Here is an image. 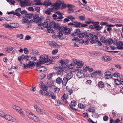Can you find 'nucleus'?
<instances>
[{"instance_id": "nucleus-23", "label": "nucleus", "mask_w": 123, "mask_h": 123, "mask_svg": "<svg viewBox=\"0 0 123 123\" xmlns=\"http://www.w3.org/2000/svg\"><path fill=\"white\" fill-rule=\"evenodd\" d=\"M87 40H92L94 38V36L91 33H87Z\"/></svg>"}, {"instance_id": "nucleus-44", "label": "nucleus", "mask_w": 123, "mask_h": 123, "mask_svg": "<svg viewBox=\"0 0 123 123\" xmlns=\"http://www.w3.org/2000/svg\"><path fill=\"white\" fill-rule=\"evenodd\" d=\"M6 0L10 4H11V5H14V3H15V2L13 0Z\"/></svg>"}, {"instance_id": "nucleus-8", "label": "nucleus", "mask_w": 123, "mask_h": 123, "mask_svg": "<svg viewBox=\"0 0 123 123\" xmlns=\"http://www.w3.org/2000/svg\"><path fill=\"white\" fill-rule=\"evenodd\" d=\"M33 18L34 22L36 23H40L42 20V18L39 17L38 14H34Z\"/></svg>"}, {"instance_id": "nucleus-12", "label": "nucleus", "mask_w": 123, "mask_h": 123, "mask_svg": "<svg viewBox=\"0 0 123 123\" xmlns=\"http://www.w3.org/2000/svg\"><path fill=\"white\" fill-rule=\"evenodd\" d=\"M36 111L39 113L43 115L46 114V111L43 109H41L40 107H36Z\"/></svg>"}, {"instance_id": "nucleus-58", "label": "nucleus", "mask_w": 123, "mask_h": 123, "mask_svg": "<svg viewBox=\"0 0 123 123\" xmlns=\"http://www.w3.org/2000/svg\"><path fill=\"white\" fill-rule=\"evenodd\" d=\"M55 14L58 15L62 16L63 15V13L59 11L57 12H55Z\"/></svg>"}, {"instance_id": "nucleus-42", "label": "nucleus", "mask_w": 123, "mask_h": 123, "mask_svg": "<svg viewBox=\"0 0 123 123\" xmlns=\"http://www.w3.org/2000/svg\"><path fill=\"white\" fill-rule=\"evenodd\" d=\"M20 6L22 7H24L26 6L25 4V3L24 2V0H23V1L20 0Z\"/></svg>"}, {"instance_id": "nucleus-61", "label": "nucleus", "mask_w": 123, "mask_h": 123, "mask_svg": "<svg viewBox=\"0 0 123 123\" xmlns=\"http://www.w3.org/2000/svg\"><path fill=\"white\" fill-rule=\"evenodd\" d=\"M22 22L23 23H26L28 22V20L26 18H24L22 20Z\"/></svg>"}, {"instance_id": "nucleus-31", "label": "nucleus", "mask_w": 123, "mask_h": 123, "mask_svg": "<svg viewBox=\"0 0 123 123\" xmlns=\"http://www.w3.org/2000/svg\"><path fill=\"white\" fill-rule=\"evenodd\" d=\"M74 6L70 4V13H72L74 11Z\"/></svg>"}, {"instance_id": "nucleus-63", "label": "nucleus", "mask_w": 123, "mask_h": 123, "mask_svg": "<svg viewBox=\"0 0 123 123\" xmlns=\"http://www.w3.org/2000/svg\"><path fill=\"white\" fill-rule=\"evenodd\" d=\"M108 23L106 22H101L100 23V25H107Z\"/></svg>"}, {"instance_id": "nucleus-40", "label": "nucleus", "mask_w": 123, "mask_h": 123, "mask_svg": "<svg viewBox=\"0 0 123 123\" xmlns=\"http://www.w3.org/2000/svg\"><path fill=\"white\" fill-rule=\"evenodd\" d=\"M75 26L77 27H80L81 26V23L78 22H75Z\"/></svg>"}, {"instance_id": "nucleus-51", "label": "nucleus", "mask_w": 123, "mask_h": 123, "mask_svg": "<svg viewBox=\"0 0 123 123\" xmlns=\"http://www.w3.org/2000/svg\"><path fill=\"white\" fill-rule=\"evenodd\" d=\"M46 75L45 74H41V75L39 77V78L41 80L43 79L45 77Z\"/></svg>"}, {"instance_id": "nucleus-4", "label": "nucleus", "mask_w": 123, "mask_h": 123, "mask_svg": "<svg viewBox=\"0 0 123 123\" xmlns=\"http://www.w3.org/2000/svg\"><path fill=\"white\" fill-rule=\"evenodd\" d=\"M62 3L59 0L56 1L55 3H53L51 6V7L49 8L48 9L45 11V13L48 15L51 14V12H52L54 11L57 10L60 7Z\"/></svg>"}, {"instance_id": "nucleus-49", "label": "nucleus", "mask_w": 123, "mask_h": 123, "mask_svg": "<svg viewBox=\"0 0 123 123\" xmlns=\"http://www.w3.org/2000/svg\"><path fill=\"white\" fill-rule=\"evenodd\" d=\"M51 27L50 26L47 27V31L49 33H52L53 31V30L51 29Z\"/></svg>"}, {"instance_id": "nucleus-43", "label": "nucleus", "mask_w": 123, "mask_h": 123, "mask_svg": "<svg viewBox=\"0 0 123 123\" xmlns=\"http://www.w3.org/2000/svg\"><path fill=\"white\" fill-rule=\"evenodd\" d=\"M54 73H52L49 74L48 76V78L49 79L51 80V78L53 76Z\"/></svg>"}, {"instance_id": "nucleus-14", "label": "nucleus", "mask_w": 123, "mask_h": 123, "mask_svg": "<svg viewBox=\"0 0 123 123\" xmlns=\"http://www.w3.org/2000/svg\"><path fill=\"white\" fill-rule=\"evenodd\" d=\"M110 21L112 23H119L123 22V20H122L114 18L111 19L110 20Z\"/></svg>"}, {"instance_id": "nucleus-48", "label": "nucleus", "mask_w": 123, "mask_h": 123, "mask_svg": "<svg viewBox=\"0 0 123 123\" xmlns=\"http://www.w3.org/2000/svg\"><path fill=\"white\" fill-rule=\"evenodd\" d=\"M56 117L58 119L61 120H63L64 119V118L62 116L59 115H56Z\"/></svg>"}, {"instance_id": "nucleus-2", "label": "nucleus", "mask_w": 123, "mask_h": 123, "mask_svg": "<svg viewBox=\"0 0 123 123\" xmlns=\"http://www.w3.org/2000/svg\"><path fill=\"white\" fill-rule=\"evenodd\" d=\"M69 62V61L68 60H61L58 63L59 66L57 67H53V68L57 70L56 74L57 75H62L63 74L64 68H69V66L68 64V63Z\"/></svg>"}, {"instance_id": "nucleus-53", "label": "nucleus", "mask_w": 123, "mask_h": 123, "mask_svg": "<svg viewBox=\"0 0 123 123\" xmlns=\"http://www.w3.org/2000/svg\"><path fill=\"white\" fill-rule=\"evenodd\" d=\"M70 79L73 76V74L72 72H75V71H70Z\"/></svg>"}, {"instance_id": "nucleus-1", "label": "nucleus", "mask_w": 123, "mask_h": 123, "mask_svg": "<svg viewBox=\"0 0 123 123\" xmlns=\"http://www.w3.org/2000/svg\"><path fill=\"white\" fill-rule=\"evenodd\" d=\"M55 25L54 28L55 29H58L59 31L57 33V35H55V38L60 39H63L65 37L62 32H63V33L65 34L69 35V28L64 26H62L60 27L59 24L57 23H55Z\"/></svg>"}, {"instance_id": "nucleus-60", "label": "nucleus", "mask_w": 123, "mask_h": 123, "mask_svg": "<svg viewBox=\"0 0 123 123\" xmlns=\"http://www.w3.org/2000/svg\"><path fill=\"white\" fill-rule=\"evenodd\" d=\"M57 49H55L53 50L52 52V53L53 55L55 54L58 52Z\"/></svg>"}, {"instance_id": "nucleus-41", "label": "nucleus", "mask_w": 123, "mask_h": 123, "mask_svg": "<svg viewBox=\"0 0 123 123\" xmlns=\"http://www.w3.org/2000/svg\"><path fill=\"white\" fill-rule=\"evenodd\" d=\"M12 107L14 109H15L17 111H18L20 108L14 105H12Z\"/></svg>"}, {"instance_id": "nucleus-28", "label": "nucleus", "mask_w": 123, "mask_h": 123, "mask_svg": "<svg viewBox=\"0 0 123 123\" xmlns=\"http://www.w3.org/2000/svg\"><path fill=\"white\" fill-rule=\"evenodd\" d=\"M7 13L8 14H13L14 15H16L18 17H20L21 15L20 14L16 13L14 11L8 12H7Z\"/></svg>"}, {"instance_id": "nucleus-18", "label": "nucleus", "mask_w": 123, "mask_h": 123, "mask_svg": "<svg viewBox=\"0 0 123 123\" xmlns=\"http://www.w3.org/2000/svg\"><path fill=\"white\" fill-rule=\"evenodd\" d=\"M105 78L106 79L112 78L111 73L109 71L105 72Z\"/></svg>"}, {"instance_id": "nucleus-11", "label": "nucleus", "mask_w": 123, "mask_h": 123, "mask_svg": "<svg viewBox=\"0 0 123 123\" xmlns=\"http://www.w3.org/2000/svg\"><path fill=\"white\" fill-rule=\"evenodd\" d=\"M115 45L117 46V49H123V42L121 41H120L118 43L116 42L114 43Z\"/></svg>"}, {"instance_id": "nucleus-54", "label": "nucleus", "mask_w": 123, "mask_h": 123, "mask_svg": "<svg viewBox=\"0 0 123 123\" xmlns=\"http://www.w3.org/2000/svg\"><path fill=\"white\" fill-rule=\"evenodd\" d=\"M25 57V56L24 55H22L20 57H19L18 58V61H20L22 59V60Z\"/></svg>"}, {"instance_id": "nucleus-15", "label": "nucleus", "mask_w": 123, "mask_h": 123, "mask_svg": "<svg viewBox=\"0 0 123 123\" xmlns=\"http://www.w3.org/2000/svg\"><path fill=\"white\" fill-rule=\"evenodd\" d=\"M4 117L5 118L6 120L12 122H14L15 121V118H13L12 116L9 115H5Z\"/></svg>"}, {"instance_id": "nucleus-3", "label": "nucleus", "mask_w": 123, "mask_h": 123, "mask_svg": "<svg viewBox=\"0 0 123 123\" xmlns=\"http://www.w3.org/2000/svg\"><path fill=\"white\" fill-rule=\"evenodd\" d=\"M87 33L86 32H80V30L79 29H76L74 32L72 33L71 34L72 36L74 37V38L72 40V41L74 40L75 41H78L77 38L79 37L80 38H82L84 37H86L87 36Z\"/></svg>"}, {"instance_id": "nucleus-30", "label": "nucleus", "mask_w": 123, "mask_h": 123, "mask_svg": "<svg viewBox=\"0 0 123 123\" xmlns=\"http://www.w3.org/2000/svg\"><path fill=\"white\" fill-rule=\"evenodd\" d=\"M34 14L31 13L28 14L27 13L25 16V17L27 18H28L29 19L31 18L32 17H33V16L34 15Z\"/></svg>"}, {"instance_id": "nucleus-46", "label": "nucleus", "mask_w": 123, "mask_h": 123, "mask_svg": "<svg viewBox=\"0 0 123 123\" xmlns=\"http://www.w3.org/2000/svg\"><path fill=\"white\" fill-rule=\"evenodd\" d=\"M102 27L100 26L99 25H95V29L96 31H98L100 30L102 28Z\"/></svg>"}, {"instance_id": "nucleus-10", "label": "nucleus", "mask_w": 123, "mask_h": 123, "mask_svg": "<svg viewBox=\"0 0 123 123\" xmlns=\"http://www.w3.org/2000/svg\"><path fill=\"white\" fill-rule=\"evenodd\" d=\"M41 65H37V63L36 64V70L37 71L40 72L44 71L46 70V67H44L41 66Z\"/></svg>"}, {"instance_id": "nucleus-62", "label": "nucleus", "mask_w": 123, "mask_h": 123, "mask_svg": "<svg viewBox=\"0 0 123 123\" xmlns=\"http://www.w3.org/2000/svg\"><path fill=\"white\" fill-rule=\"evenodd\" d=\"M24 52L25 54H28V51L26 48H25L23 49Z\"/></svg>"}, {"instance_id": "nucleus-50", "label": "nucleus", "mask_w": 123, "mask_h": 123, "mask_svg": "<svg viewBox=\"0 0 123 123\" xmlns=\"http://www.w3.org/2000/svg\"><path fill=\"white\" fill-rule=\"evenodd\" d=\"M78 107L80 109H83L84 108L85 106L83 104L80 103L78 105Z\"/></svg>"}, {"instance_id": "nucleus-13", "label": "nucleus", "mask_w": 123, "mask_h": 123, "mask_svg": "<svg viewBox=\"0 0 123 123\" xmlns=\"http://www.w3.org/2000/svg\"><path fill=\"white\" fill-rule=\"evenodd\" d=\"M28 116L29 118L31 119L36 122L38 121L39 120V118L36 116L33 115L31 112L30 114H29V115H28Z\"/></svg>"}, {"instance_id": "nucleus-59", "label": "nucleus", "mask_w": 123, "mask_h": 123, "mask_svg": "<svg viewBox=\"0 0 123 123\" xmlns=\"http://www.w3.org/2000/svg\"><path fill=\"white\" fill-rule=\"evenodd\" d=\"M21 10L20 8H18L15 10V12L17 14H20L19 12H20Z\"/></svg>"}, {"instance_id": "nucleus-24", "label": "nucleus", "mask_w": 123, "mask_h": 123, "mask_svg": "<svg viewBox=\"0 0 123 123\" xmlns=\"http://www.w3.org/2000/svg\"><path fill=\"white\" fill-rule=\"evenodd\" d=\"M68 79L67 77H64L62 80V83L63 85L64 86H66V84L68 81Z\"/></svg>"}, {"instance_id": "nucleus-56", "label": "nucleus", "mask_w": 123, "mask_h": 123, "mask_svg": "<svg viewBox=\"0 0 123 123\" xmlns=\"http://www.w3.org/2000/svg\"><path fill=\"white\" fill-rule=\"evenodd\" d=\"M23 35L21 34H18L17 37L20 39H22L23 38Z\"/></svg>"}, {"instance_id": "nucleus-32", "label": "nucleus", "mask_w": 123, "mask_h": 123, "mask_svg": "<svg viewBox=\"0 0 123 123\" xmlns=\"http://www.w3.org/2000/svg\"><path fill=\"white\" fill-rule=\"evenodd\" d=\"M52 90L54 91L56 93H59L60 90V89L59 88L56 87L53 88Z\"/></svg>"}, {"instance_id": "nucleus-33", "label": "nucleus", "mask_w": 123, "mask_h": 123, "mask_svg": "<svg viewBox=\"0 0 123 123\" xmlns=\"http://www.w3.org/2000/svg\"><path fill=\"white\" fill-rule=\"evenodd\" d=\"M107 40L103 36L101 37L100 38V41L102 42L105 43H106Z\"/></svg>"}, {"instance_id": "nucleus-35", "label": "nucleus", "mask_w": 123, "mask_h": 123, "mask_svg": "<svg viewBox=\"0 0 123 123\" xmlns=\"http://www.w3.org/2000/svg\"><path fill=\"white\" fill-rule=\"evenodd\" d=\"M119 74L118 73H114L113 75H112L111 77L112 78H113V77L118 78V77L119 76Z\"/></svg>"}, {"instance_id": "nucleus-26", "label": "nucleus", "mask_w": 123, "mask_h": 123, "mask_svg": "<svg viewBox=\"0 0 123 123\" xmlns=\"http://www.w3.org/2000/svg\"><path fill=\"white\" fill-rule=\"evenodd\" d=\"M98 87L101 88H103L105 86L104 83L102 81L99 82L98 83Z\"/></svg>"}, {"instance_id": "nucleus-17", "label": "nucleus", "mask_w": 123, "mask_h": 123, "mask_svg": "<svg viewBox=\"0 0 123 123\" xmlns=\"http://www.w3.org/2000/svg\"><path fill=\"white\" fill-rule=\"evenodd\" d=\"M48 43L51 47L54 48H56L58 44L54 42L51 41H48Z\"/></svg>"}, {"instance_id": "nucleus-64", "label": "nucleus", "mask_w": 123, "mask_h": 123, "mask_svg": "<svg viewBox=\"0 0 123 123\" xmlns=\"http://www.w3.org/2000/svg\"><path fill=\"white\" fill-rule=\"evenodd\" d=\"M74 1L80 6V4L82 5V4L80 2V1L78 0H74Z\"/></svg>"}, {"instance_id": "nucleus-20", "label": "nucleus", "mask_w": 123, "mask_h": 123, "mask_svg": "<svg viewBox=\"0 0 123 123\" xmlns=\"http://www.w3.org/2000/svg\"><path fill=\"white\" fill-rule=\"evenodd\" d=\"M42 5H44L45 7L50 5L52 4L51 2L49 0H46L44 2L42 3Z\"/></svg>"}, {"instance_id": "nucleus-34", "label": "nucleus", "mask_w": 123, "mask_h": 123, "mask_svg": "<svg viewBox=\"0 0 123 123\" xmlns=\"http://www.w3.org/2000/svg\"><path fill=\"white\" fill-rule=\"evenodd\" d=\"M88 19L89 20L88 21H86L85 22V23L86 24H90L92 23L93 24H94L95 22H93L91 20V19L88 18Z\"/></svg>"}, {"instance_id": "nucleus-29", "label": "nucleus", "mask_w": 123, "mask_h": 123, "mask_svg": "<svg viewBox=\"0 0 123 123\" xmlns=\"http://www.w3.org/2000/svg\"><path fill=\"white\" fill-rule=\"evenodd\" d=\"M105 44H111L113 43V41L111 38H110L107 40Z\"/></svg>"}, {"instance_id": "nucleus-47", "label": "nucleus", "mask_w": 123, "mask_h": 123, "mask_svg": "<svg viewBox=\"0 0 123 123\" xmlns=\"http://www.w3.org/2000/svg\"><path fill=\"white\" fill-rule=\"evenodd\" d=\"M88 110L89 111L94 112H95V109L93 107H90L88 109Z\"/></svg>"}, {"instance_id": "nucleus-55", "label": "nucleus", "mask_w": 123, "mask_h": 123, "mask_svg": "<svg viewBox=\"0 0 123 123\" xmlns=\"http://www.w3.org/2000/svg\"><path fill=\"white\" fill-rule=\"evenodd\" d=\"M119 80L121 82V84H122L123 83V76H119Z\"/></svg>"}, {"instance_id": "nucleus-37", "label": "nucleus", "mask_w": 123, "mask_h": 123, "mask_svg": "<svg viewBox=\"0 0 123 123\" xmlns=\"http://www.w3.org/2000/svg\"><path fill=\"white\" fill-rule=\"evenodd\" d=\"M114 79L115 83L116 85H117L121 83L120 81L118 79Z\"/></svg>"}, {"instance_id": "nucleus-5", "label": "nucleus", "mask_w": 123, "mask_h": 123, "mask_svg": "<svg viewBox=\"0 0 123 123\" xmlns=\"http://www.w3.org/2000/svg\"><path fill=\"white\" fill-rule=\"evenodd\" d=\"M39 60V61L37 63V65H42L50 61L48 57V55H45L41 56L40 57Z\"/></svg>"}, {"instance_id": "nucleus-19", "label": "nucleus", "mask_w": 123, "mask_h": 123, "mask_svg": "<svg viewBox=\"0 0 123 123\" xmlns=\"http://www.w3.org/2000/svg\"><path fill=\"white\" fill-rule=\"evenodd\" d=\"M111 58L109 56H103L101 57V60L103 61L107 62L110 60Z\"/></svg>"}, {"instance_id": "nucleus-16", "label": "nucleus", "mask_w": 123, "mask_h": 123, "mask_svg": "<svg viewBox=\"0 0 123 123\" xmlns=\"http://www.w3.org/2000/svg\"><path fill=\"white\" fill-rule=\"evenodd\" d=\"M71 105H70V107L74 111L77 110V109H76L74 107L76 105V102L75 100H74L71 101Z\"/></svg>"}, {"instance_id": "nucleus-6", "label": "nucleus", "mask_w": 123, "mask_h": 123, "mask_svg": "<svg viewBox=\"0 0 123 123\" xmlns=\"http://www.w3.org/2000/svg\"><path fill=\"white\" fill-rule=\"evenodd\" d=\"M83 63L81 61H74L73 62L70 64V69H72L75 65H77V68H80L83 66Z\"/></svg>"}, {"instance_id": "nucleus-27", "label": "nucleus", "mask_w": 123, "mask_h": 123, "mask_svg": "<svg viewBox=\"0 0 123 123\" xmlns=\"http://www.w3.org/2000/svg\"><path fill=\"white\" fill-rule=\"evenodd\" d=\"M62 82V78L60 77H58L56 79L55 82L57 83L60 84Z\"/></svg>"}, {"instance_id": "nucleus-21", "label": "nucleus", "mask_w": 123, "mask_h": 123, "mask_svg": "<svg viewBox=\"0 0 123 123\" xmlns=\"http://www.w3.org/2000/svg\"><path fill=\"white\" fill-rule=\"evenodd\" d=\"M49 19H47L45 20L44 22L43 23V27H44L47 28L49 26H48V24H49Z\"/></svg>"}, {"instance_id": "nucleus-36", "label": "nucleus", "mask_w": 123, "mask_h": 123, "mask_svg": "<svg viewBox=\"0 0 123 123\" xmlns=\"http://www.w3.org/2000/svg\"><path fill=\"white\" fill-rule=\"evenodd\" d=\"M55 105H62V104L60 101L59 100H56L55 102Z\"/></svg>"}, {"instance_id": "nucleus-7", "label": "nucleus", "mask_w": 123, "mask_h": 123, "mask_svg": "<svg viewBox=\"0 0 123 123\" xmlns=\"http://www.w3.org/2000/svg\"><path fill=\"white\" fill-rule=\"evenodd\" d=\"M74 71H75V72L76 71H77L76 75L78 78H85V76L82 70L80 69H75Z\"/></svg>"}, {"instance_id": "nucleus-39", "label": "nucleus", "mask_w": 123, "mask_h": 123, "mask_svg": "<svg viewBox=\"0 0 123 123\" xmlns=\"http://www.w3.org/2000/svg\"><path fill=\"white\" fill-rule=\"evenodd\" d=\"M89 67L88 66L84 65L83 67V70L85 72H86L89 69Z\"/></svg>"}, {"instance_id": "nucleus-57", "label": "nucleus", "mask_w": 123, "mask_h": 123, "mask_svg": "<svg viewBox=\"0 0 123 123\" xmlns=\"http://www.w3.org/2000/svg\"><path fill=\"white\" fill-rule=\"evenodd\" d=\"M3 26H4L6 28H9L10 29H11V26L10 25H9V24H6L4 25Z\"/></svg>"}, {"instance_id": "nucleus-9", "label": "nucleus", "mask_w": 123, "mask_h": 123, "mask_svg": "<svg viewBox=\"0 0 123 123\" xmlns=\"http://www.w3.org/2000/svg\"><path fill=\"white\" fill-rule=\"evenodd\" d=\"M68 93H65L63 96L62 97L61 99L63 102H64L66 105H68V102L67 99L68 98L69 95V90L68 91Z\"/></svg>"}, {"instance_id": "nucleus-22", "label": "nucleus", "mask_w": 123, "mask_h": 123, "mask_svg": "<svg viewBox=\"0 0 123 123\" xmlns=\"http://www.w3.org/2000/svg\"><path fill=\"white\" fill-rule=\"evenodd\" d=\"M10 24L11 26V29L18 27L19 26V25L16 23H10Z\"/></svg>"}, {"instance_id": "nucleus-45", "label": "nucleus", "mask_w": 123, "mask_h": 123, "mask_svg": "<svg viewBox=\"0 0 123 123\" xmlns=\"http://www.w3.org/2000/svg\"><path fill=\"white\" fill-rule=\"evenodd\" d=\"M50 25L49 26L50 27H53L54 28L55 25V23L54 22H50L49 24Z\"/></svg>"}, {"instance_id": "nucleus-52", "label": "nucleus", "mask_w": 123, "mask_h": 123, "mask_svg": "<svg viewBox=\"0 0 123 123\" xmlns=\"http://www.w3.org/2000/svg\"><path fill=\"white\" fill-rule=\"evenodd\" d=\"M24 2L25 3L26 5H30V4L29 0H24Z\"/></svg>"}, {"instance_id": "nucleus-25", "label": "nucleus", "mask_w": 123, "mask_h": 123, "mask_svg": "<svg viewBox=\"0 0 123 123\" xmlns=\"http://www.w3.org/2000/svg\"><path fill=\"white\" fill-rule=\"evenodd\" d=\"M101 71H96L95 72H93L92 74V75L94 76H96L100 75V74H101Z\"/></svg>"}, {"instance_id": "nucleus-38", "label": "nucleus", "mask_w": 123, "mask_h": 123, "mask_svg": "<svg viewBox=\"0 0 123 123\" xmlns=\"http://www.w3.org/2000/svg\"><path fill=\"white\" fill-rule=\"evenodd\" d=\"M29 67L30 68L35 66L34 62H31V61L29 62L28 63Z\"/></svg>"}]
</instances>
